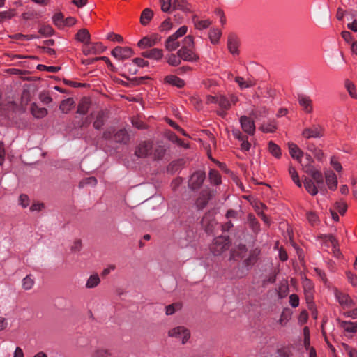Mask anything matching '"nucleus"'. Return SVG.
Instances as JSON below:
<instances>
[{
	"instance_id": "6ab92c4d",
	"label": "nucleus",
	"mask_w": 357,
	"mask_h": 357,
	"mask_svg": "<svg viewBox=\"0 0 357 357\" xmlns=\"http://www.w3.org/2000/svg\"><path fill=\"white\" fill-rule=\"evenodd\" d=\"M303 286L306 301L307 303H310L313 299V284L310 280L305 279L303 282Z\"/></svg>"
},
{
	"instance_id": "49530a36",
	"label": "nucleus",
	"mask_w": 357,
	"mask_h": 357,
	"mask_svg": "<svg viewBox=\"0 0 357 357\" xmlns=\"http://www.w3.org/2000/svg\"><path fill=\"white\" fill-rule=\"evenodd\" d=\"M329 241L333 248V252L334 255L337 258L340 257L342 255V253L340 252V250L337 248V241L333 236H329Z\"/></svg>"
},
{
	"instance_id": "4be33fe9",
	"label": "nucleus",
	"mask_w": 357,
	"mask_h": 357,
	"mask_svg": "<svg viewBox=\"0 0 357 357\" xmlns=\"http://www.w3.org/2000/svg\"><path fill=\"white\" fill-rule=\"evenodd\" d=\"M303 184L307 192L312 196L316 195L318 193V188L321 187L318 186L314 181L310 178H305L303 181Z\"/></svg>"
},
{
	"instance_id": "f8f14e48",
	"label": "nucleus",
	"mask_w": 357,
	"mask_h": 357,
	"mask_svg": "<svg viewBox=\"0 0 357 357\" xmlns=\"http://www.w3.org/2000/svg\"><path fill=\"white\" fill-rule=\"evenodd\" d=\"M326 183L331 190H335L337 188V178L336 174L331 170L324 172Z\"/></svg>"
},
{
	"instance_id": "f257e3e1",
	"label": "nucleus",
	"mask_w": 357,
	"mask_h": 357,
	"mask_svg": "<svg viewBox=\"0 0 357 357\" xmlns=\"http://www.w3.org/2000/svg\"><path fill=\"white\" fill-rule=\"evenodd\" d=\"M238 101V98L234 94H231L229 97L225 96H219L218 105L222 111L219 112V114L222 116L226 115L227 110H229L231 105H236Z\"/></svg>"
},
{
	"instance_id": "5fc2aeb1",
	"label": "nucleus",
	"mask_w": 357,
	"mask_h": 357,
	"mask_svg": "<svg viewBox=\"0 0 357 357\" xmlns=\"http://www.w3.org/2000/svg\"><path fill=\"white\" fill-rule=\"evenodd\" d=\"M38 69L40 70H46L50 73H56L60 70V67L58 66H47L45 65L40 64L38 66Z\"/></svg>"
},
{
	"instance_id": "4468645a",
	"label": "nucleus",
	"mask_w": 357,
	"mask_h": 357,
	"mask_svg": "<svg viewBox=\"0 0 357 357\" xmlns=\"http://www.w3.org/2000/svg\"><path fill=\"white\" fill-rule=\"evenodd\" d=\"M158 42V38L156 35H151L142 38L137 43L141 49H146L155 45Z\"/></svg>"
},
{
	"instance_id": "6e6552de",
	"label": "nucleus",
	"mask_w": 357,
	"mask_h": 357,
	"mask_svg": "<svg viewBox=\"0 0 357 357\" xmlns=\"http://www.w3.org/2000/svg\"><path fill=\"white\" fill-rule=\"evenodd\" d=\"M111 54L116 59L124 60L132 56L134 52L130 47L117 46L112 50Z\"/></svg>"
},
{
	"instance_id": "ddd939ff",
	"label": "nucleus",
	"mask_w": 357,
	"mask_h": 357,
	"mask_svg": "<svg viewBox=\"0 0 357 357\" xmlns=\"http://www.w3.org/2000/svg\"><path fill=\"white\" fill-rule=\"evenodd\" d=\"M205 178V175L202 172L194 173L189 180V186L192 189H197L201 186Z\"/></svg>"
},
{
	"instance_id": "ea45409f",
	"label": "nucleus",
	"mask_w": 357,
	"mask_h": 357,
	"mask_svg": "<svg viewBox=\"0 0 357 357\" xmlns=\"http://www.w3.org/2000/svg\"><path fill=\"white\" fill-rule=\"evenodd\" d=\"M34 285V279L31 275H26L22 280V287L25 290L31 289Z\"/></svg>"
},
{
	"instance_id": "dca6fc26",
	"label": "nucleus",
	"mask_w": 357,
	"mask_h": 357,
	"mask_svg": "<svg viewBox=\"0 0 357 357\" xmlns=\"http://www.w3.org/2000/svg\"><path fill=\"white\" fill-rule=\"evenodd\" d=\"M300 106L307 114L312 113L313 111L312 101L309 96L300 95L298 98Z\"/></svg>"
},
{
	"instance_id": "0e129e2a",
	"label": "nucleus",
	"mask_w": 357,
	"mask_h": 357,
	"mask_svg": "<svg viewBox=\"0 0 357 357\" xmlns=\"http://www.w3.org/2000/svg\"><path fill=\"white\" fill-rule=\"evenodd\" d=\"M107 38L112 41H116L119 43H122L123 40V37L121 35L116 34L114 33H110L107 36Z\"/></svg>"
},
{
	"instance_id": "338daca9",
	"label": "nucleus",
	"mask_w": 357,
	"mask_h": 357,
	"mask_svg": "<svg viewBox=\"0 0 357 357\" xmlns=\"http://www.w3.org/2000/svg\"><path fill=\"white\" fill-rule=\"evenodd\" d=\"M241 144V149L243 151H248L250 150L251 144L246 139H242Z\"/></svg>"
},
{
	"instance_id": "7c9ffc66",
	"label": "nucleus",
	"mask_w": 357,
	"mask_h": 357,
	"mask_svg": "<svg viewBox=\"0 0 357 357\" xmlns=\"http://www.w3.org/2000/svg\"><path fill=\"white\" fill-rule=\"evenodd\" d=\"M153 13L149 8L144 9L141 15L140 22L142 25H146L153 17Z\"/></svg>"
},
{
	"instance_id": "a878e982",
	"label": "nucleus",
	"mask_w": 357,
	"mask_h": 357,
	"mask_svg": "<svg viewBox=\"0 0 357 357\" xmlns=\"http://www.w3.org/2000/svg\"><path fill=\"white\" fill-rule=\"evenodd\" d=\"M75 38L77 40L85 44L90 40L91 35L87 29H82L75 35Z\"/></svg>"
},
{
	"instance_id": "09e8293b",
	"label": "nucleus",
	"mask_w": 357,
	"mask_h": 357,
	"mask_svg": "<svg viewBox=\"0 0 357 357\" xmlns=\"http://www.w3.org/2000/svg\"><path fill=\"white\" fill-rule=\"evenodd\" d=\"M335 208L340 215H344L347 210V205L344 202L339 201L335 204Z\"/></svg>"
},
{
	"instance_id": "8fccbe9b",
	"label": "nucleus",
	"mask_w": 357,
	"mask_h": 357,
	"mask_svg": "<svg viewBox=\"0 0 357 357\" xmlns=\"http://www.w3.org/2000/svg\"><path fill=\"white\" fill-rule=\"evenodd\" d=\"M330 164L332 167L337 172H342V166L336 157L333 156L331 158Z\"/></svg>"
},
{
	"instance_id": "c85d7f7f",
	"label": "nucleus",
	"mask_w": 357,
	"mask_h": 357,
	"mask_svg": "<svg viewBox=\"0 0 357 357\" xmlns=\"http://www.w3.org/2000/svg\"><path fill=\"white\" fill-rule=\"evenodd\" d=\"M96 119L93 121V127L96 129H100L104 124L105 113L102 111H98L93 114Z\"/></svg>"
},
{
	"instance_id": "864d4df0",
	"label": "nucleus",
	"mask_w": 357,
	"mask_h": 357,
	"mask_svg": "<svg viewBox=\"0 0 357 357\" xmlns=\"http://www.w3.org/2000/svg\"><path fill=\"white\" fill-rule=\"evenodd\" d=\"M173 27V23L171 22L169 18L165 20L161 24L160 29L161 31H167L172 29Z\"/></svg>"
},
{
	"instance_id": "f03ea898",
	"label": "nucleus",
	"mask_w": 357,
	"mask_h": 357,
	"mask_svg": "<svg viewBox=\"0 0 357 357\" xmlns=\"http://www.w3.org/2000/svg\"><path fill=\"white\" fill-rule=\"evenodd\" d=\"M106 50V47L100 42L91 43L90 40L83 44L82 51L86 56L96 55L102 53Z\"/></svg>"
},
{
	"instance_id": "e433bc0d",
	"label": "nucleus",
	"mask_w": 357,
	"mask_h": 357,
	"mask_svg": "<svg viewBox=\"0 0 357 357\" xmlns=\"http://www.w3.org/2000/svg\"><path fill=\"white\" fill-rule=\"evenodd\" d=\"M344 85H345V87H346L349 96L352 98L356 99L357 98V91L356 89V86L354 84V83L347 79L345 81Z\"/></svg>"
},
{
	"instance_id": "0eeeda50",
	"label": "nucleus",
	"mask_w": 357,
	"mask_h": 357,
	"mask_svg": "<svg viewBox=\"0 0 357 357\" xmlns=\"http://www.w3.org/2000/svg\"><path fill=\"white\" fill-rule=\"evenodd\" d=\"M324 135V128L320 125H312L311 127L305 128L302 135L305 139L320 138Z\"/></svg>"
},
{
	"instance_id": "f3484780",
	"label": "nucleus",
	"mask_w": 357,
	"mask_h": 357,
	"mask_svg": "<svg viewBox=\"0 0 357 357\" xmlns=\"http://www.w3.org/2000/svg\"><path fill=\"white\" fill-rule=\"evenodd\" d=\"M142 55L145 58L159 61L163 57L164 54L162 49L153 48L142 52Z\"/></svg>"
},
{
	"instance_id": "9d476101",
	"label": "nucleus",
	"mask_w": 357,
	"mask_h": 357,
	"mask_svg": "<svg viewBox=\"0 0 357 357\" xmlns=\"http://www.w3.org/2000/svg\"><path fill=\"white\" fill-rule=\"evenodd\" d=\"M335 296L339 304L344 308L351 307L355 305V303L347 294L343 293L337 289H335Z\"/></svg>"
},
{
	"instance_id": "bb28decb",
	"label": "nucleus",
	"mask_w": 357,
	"mask_h": 357,
	"mask_svg": "<svg viewBox=\"0 0 357 357\" xmlns=\"http://www.w3.org/2000/svg\"><path fill=\"white\" fill-rule=\"evenodd\" d=\"M180 45L178 39L172 35L169 36L165 41V47L168 51H174Z\"/></svg>"
},
{
	"instance_id": "e2e57ef3",
	"label": "nucleus",
	"mask_w": 357,
	"mask_h": 357,
	"mask_svg": "<svg viewBox=\"0 0 357 357\" xmlns=\"http://www.w3.org/2000/svg\"><path fill=\"white\" fill-rule=\"evenodd\" d=\"M20 204L24 207L26 208L29 204V199L26 195H21L19 197Z\"/></svg>"
},
{
	"instance_id": "5701e85b",
	"label": "nucleus",
	"mask_w": 357,
	"mask_h": 357,
	"mask_svg": "<svg viewBox=\"0 0 357 357\" xmlns=\"http://www.w3.org/2000/svg\"><path fill=\"white\" fill-rule=\"evenodd\" d=\"M195 28L198 30H203L208 28L211 24L209 19H199L197 16L192 17Z\"/></svg>"
},
{
	"instance_id": "58836bf2",
	"label": "nucleus",
	"mask_w": 357,
	"mask_h": 357,
	"mask_svg": "<svg viewBox=\"0 0 357 357\" xmlns=\"http://www.w3.org/2000/svg\"><path fill=\"white\" fill-rule=\"evenodd\" d=\"M16 15L15 9H9L3 12H0V23L4 20H10Z\"/></svg>"
},
{
	"instance_id": "412c9836",
	"label": "nucleus",
	"mask_w": 357,
	"mask_h": 357,
	"mask_svg": "<svg viewBox=\"0 0 357 357\" xmlns=\"http://www.w3.org/2000/svg\"><path fill=\"white\" fill-rule=\"evenodd\" d=\"M289 151L291 156L301 163V159L303 156V152L302 150L296 144L289 143Z\"/></svg>"
},
{
	"instance_id": "774afa93",
	"label": "nucleus",
	"mask_w": 357,
	"mask_h": 357,
	"mask_svg": "<svg viewBox=\"0 0 357 357\" xmlns=\"http://www.w3.org/2000/svg\"><path fill=\"white\" fill-rule=\"evenodd\" d=\"M93 356L94 357H107L109 356V352L106 349H101L97 350Z\"/></svg>"
},
{
	"instance_id": "c9c22d12",
	"label": "nucleus",
	"mask_w": 357,
	"mask_h": 357,
	"mask_svg": "<svg viewBox=\"0 0 357 357\" xmlns=\"http://www.w3.org/2000/svg\"><path fill=\"white\" fill-rule=\"evenodd\" d=\"M268 151L276 158H280L281 157L282 153L280 148L273 142H270L268 143Z\"/></svg>"
},
{
	"instance_id": "c03bdc74",
	"label": "nucleus",
	"mask_w": 357,
	"mask_h": 357,
	"mask_svg": "<svg viewBox=\"0 0 357 357\" xmlns=\"http://www.w3.org/2000/svg\"><path fill=\"white\" fill-rule=\"evenodd\" d=\"M148 61L144 60L142 58H135L134 59L131 63H128L125 65L126 67L132 66L136 65L139 67H144L148 66Z\"/></svg>"
},
{
	"instance_id": "3c124183",
	"label": "nucleus",
	"mask_w": 357,
	"mask_h": 357,
	"mask_svg": "<svg viewBox=\"0 0 357 357\" xmlns=\"http://www.w3.org/2000/svg\"><path fill=\"white\" fill-rule=\"evenodd\" d=\"M174 8L181 9L183 10H188V3L184 0H175L173 3Z\"/></svg>"
},
{
	"instance_id": "680f3d73",
	"label": "nucleus",
	"mask_w": 357,
	"mask_h": 357,
	"mask_svg": "<svg viewBox=\"0 0 357 357\" xmlns=\"http://www.w3.org/2000/svg\"><path fill=\"white\" fill-rule=\"evenodd\" d=\"M180 308H181L180 304L176 303V304L169 305L167 307H166V314L167 315H171V314H174L176 310H178Z\"/></svg>"
},
{
	"instance_id": "f704fd0d",
	"label": "nucleus",
	"mask_w": 357,
	"mask_h": 357,
	"mask_svg": "<svg viewBox=\"0 0 357 357\" xmlns=\"http://www.w3.org/2000/svg\"><path fill=\"white\" fill-rule=\"evenodd\" d=\"M306 218L312 226H317L319 224L320 220L317 214L313 211L306 213Z\"/></svg>"
},
{
	"instance_id": "2eb2a0df",
	"label": "nucleus",
	"mask_w": 357,
	"mask_h": 357,
	"mask_svg": "<svg viewBox=\"0 0 357 357\" xmlns=\"http://www.w3.org/2000/svg\"><path fill=\"white\" fill-rule=\"evenodd\" d=\"M152 148V144L150 142H142L139 144L135 150V155L139 158L147 156Z\"/></svg>"
},
{
	"instance_id": "37998d69",
	"label": "nucleus",
	"mask_w": 357,
	"mask_h": 357,
	"mask_svg": "<svg viewBox=\"0 0 357 357\" xmlns=\"http://www.w3.org/2000/svg\"><path fill=\"white\" fill-rule=\"evenodd\" d=\"M100 282V280L98 275H92L88 279L86 284V287L89 289L93 288V287H96L97 285H98Z\"/></svg>"
},
{
	"instance_id": "4d7b16f0",
	"label": "nucleus",
	"mask_w": 357,
	"mask_h": 357,
	"mask_svg": "<svg viewBox=\"0 0 357 357\" xmlns=\"http://www.w3.org/2000/svg\"><path fill=\"white\" fill-rule=\"evenodd\" d=\"M250 227L254 231H257L259 228V225L253 215L250 214L248 217Z\"/></svg>"
},
{
	"instance_id": "cd10ccee",
	"label": "nucleus",
	"mask_w": 357,
	"mask_h": 357,
	"mask_svg": "<svg viewBox=\"0 0 357 357\" xmlns=\"http://www.w3.org/2000/svg\"><path fill=\"white\" fill-rule=\"evenodd\" d=\"M75 102L73 98H67L64 100H63L59 106L60 110L63 113H68L74 107Z\"/></svg>"
},
{
	"instance_id": "a19ab883",
	"label": "nucleus",
	"mask_w": 357,
	"mask_h": 357,
	"mask_svg": "<svg viewBox=\"0 0 357 357\" xmlns=\"http://www.w3.org/2000/svg\"><path fill=\"white\" fill-rule=\"evenodd\" d=\"M209 178L211 183L218 185L221 183V176L217 170L211 169L209 172Z\"/></svg>"
},
{
	"instance_id": "20e7f679",
	"label": "nucleus",
	"mask_w": 357,
	"mask_h": 357,
	"mask_svg": "<svg viewBox=\"0 0 357 357\" xmlns=\"http://www.w3.org/2000/svg\"><path fill=\"white\" fill-rule=\"evenodd\" d=\"M114 131V129L112 128L107 129L104 132L103 137L106 139H113L116 142H126L128 139V135L125 130L121 129L115 134Z\"/></svg>"
},
{
	"instance_id": "393cba45",
	"label": "nucleus",
	"mask_w": 357,
	"mask_h": 357,
	"mask_svg": "<svg viewBox=\"0 0 357 357\" xmlns=\"http://www.w3.org/2000/svg\"><path fill=\"white\" fill-rule=\"evenodd\" d=\"M165 83L177 86L178 88H182L185 85V82L183 79L173 75L166 76L165 77Z\"/></svg>"
},
{
	"instance_id": "7ed1b4c3",
	"label": "nucleus",
	"mask_w": 357,
	"mask_h": 357,
	"mask_svg": "<svg viewBox=\"0 0 357 357\" xmlns=\"http://www.w3.org/2000/svg\"><path fill=\"white\" fill-rule=\"evenodd\" d=\"M229 243L227 237L220 236L214 239L211 247V252L215 255H219L229 248Z\"/></svg>"
},
{
	"instance_id": "423d86ee",
	"label": "nucleus",
	"mask_w": 357,
	"mask_h": 357,
	"mask_svg": "<svg viewBox=\"0 0 357 357\" xmlns=\"http://www.w3.org/2000/svg\"><path fill=\"white\" fill-rule=\"evenodd\" d=\"M169 336L181 340L182 344H185L190 337V333L188 329L184 326H178L169 331Z\"/></svg>"
},
{
	"instance_id": "aec40b11",
	"label": "nucleus",
	"mask_w": 357,
	"mask_h": 357,
	"mask_svg": "<svg viewBox=\"0 0 357 357\" xmlns=\"http://www.w3.org/2000/svg\"><path fill=\"white\" fill-rule=\"evenodd\" d=\"M234 81L238 84L240 89L243 90L248 88H251L256 84L255 80L248 78L245 79L243 77L237 76L234 78Z\"/></svg>"
},
{
	"instance_id": "1a4fd4ad",
	"label": "nucleus",
	"mask_w": 357,
	"mask_h": 357,
	"mask_svg": "<svg viewBox=\"0 0 357 357\" xmlns=\"http://www.w3.org/2000/svg\"><path fill=\"white\" fill-rule=\"evenodd\" d=\"M240 40L238 37L234 33H230L227 38V48L229 52L234 55L239 54Z\"/></svg>"
},
{
	"instance_id": "79ce46f5",
	"label": "nucleus",
	"mask_w": 357,
	"mask_h": 357,
	"mask_svg": "<svg viewBox=\"0 0 357 357\" xmlns=\"http://www.w3.org/2000/svg\"><path fill=\"white\" fill-rule=\"evenodd\" d=\"M289 173L291 177V179L295 183V184L301 188L302 186V183L299 179V176L296 170V169L293 167H289Z\"/></svg>"
},
{
	"instance_id": "de8ad7c7",
	"label": "nucleus",
	"mask_w": 357,
	"mask_h": 357,
	"mask_svg": "<svg viewBox=\"0 0 357 357\" xmlns=\"http://www.w3.org/2000/svg\"><path fill=\"white\" fill-rule=\"evenodd\" d=\"M182 47H186V48H194L195 46V42H194V37L191 35L186 36L184 39L183 40V46Z\"/></svg>"
},
{
	"instance_id": "2f4dec72",
	"label": "nucleus",
	"mask_w": 357,
	"mask_h": 357,
	"mask_svg": "<svg viewBox=\"0 0 357 357\" xmlns=\"http://www.w3.org/2000/svg\"><path fill=\"white\" fill-rule=\"evenodd\" d=\"M261 130L266 133H273L277 130V125L275 121H272L267 123H264L260 128Z\"/></svg>"
},
{
	"instance_id": "a211bd4d",
	"label": "nucleus",
	"mask_w": 357,
	"mask_h": 357,
	"mask_svg": "<svg viewBox=\"0 0 357 357\" xmlns=\"http://www.w3.org/2000/svg\"><path fill=\"white\" fill-rule=\"evenodd\" d=\"M340 327L345 332L349 333H357V322L350 321H338Z\"/></svg>"
},
{
	"instance_id": "9b49d317",
	"label": "nucleus",
	"mask_w": 357,
	"mask_h": 357,
	"mask_svg": "<svg viewBox=\"0 0 357 357\" xmlns=\"http://www.w3.org/2000/svg\"><path fill=\"white\" fill-rule=\"evenodd\" d=\"M240 123L243 130L248 135H253L255 131V125L254 121L246 116H242L240 118Z\"/></svg>"
},
{
	"instance_id": "c756f323",
	"label": "nucleus",
	"mask_w": 357,
	"mask_h": 357,
	"mask_svg": "<svg viewBox=\"0 0 357 357\" xmlns=\"http://www.w3.org/2000/svg\"><path fill=\"white\" fill-rule=\"evenodd\" d=\"M310 174L313 179L312 181H314L318 186L324 185L323 175L320 171L312 169Z\"/></svg>"
},
{
	"instance_id": "6e6d98bb",
	"label": "nucleus",
	"mask_w": 357,
	"mask_h": 357,
	"mask_svg": "<svg viewBox=\"0 0 357 357\" xmlns=\"http://www.w3.org/2000/svg\"><path fill=\"white\" fill-rule=\"evenodd\" d=\"M346 275L349 282L353 287H357V275L351 271H347Z\"/></svg>"
},
{
	"instance_id": "b1692460",
	"label": "nucleus",
	"mask_w": 357,
	"mask_h": 357,
	"mask_svg": "<svg viewBox=\"0 0 357 357\" xmlns=\"http://www.w3.org/2000/svg\"><path fill=\"white\" fill-rule=\"evenodd\" d=\"M221 36L222 31L218 28H212L208 32L209 40L213 45L219 43Z\"/></svg>"
},
{
	"instance_id": "052dcab7",
	"label": "nucleus",
	"mask_w": 357,
	"mask_h": 357,
	"mask_svg": "<svg viewBox=\"0 0 357 357\" xmlns=\"http://www.w3.org/2000/svg\"><path fill=\"white\" fill-rule=\"evenodd\" d=\"M289 303L293 307H296L299 305V297L297 294H293L290 295Z\"/></svg>"
},
{
	"instance_id": "473e14b6",
	"label": "nucleus",
	"mask_w": 357,
	"mask_h": 357,
	"mask_svg": "<svg viewBox=\"0 0 357 357\" xmlns=\"http://www.w3.org/2000/svg\"><path fill=\"white\" fill-rule=\"evenodd\" d=\"M31 113L36 118H43L47 114V111L44 107H39L36 105L31 106Z\"/></svg>"
},
{
	"instance_id": "a18cd8bd",
	"label": "nucleus",
	"mask_w": 357,
	"mask_h": 357,
	"mask_svg": "<svg viewBox=\"0 0 357 357\" xmlns=\"http://www.w3.org/2000/svg\"><path fill=\"white\" fill-rule=\"evenodd\" d=\"M64 20V15L61 13H56L53 17L54 23L60 28H63Z\"/></svg>"
},
{
	"instance_id": "13d9d810",
	"label": "nucleus",
	"mask_w": 357,
	"mask_h": 357,
	"mask_svg": "<svg viewBox=\"0 0 357 357\" xmlns=\"http://www.w3.org/2000/svg\"><path fill=\"white\" fill-rule=\"evenodd\" d=\"M188 31V26L184 25L181 26L174 33L172 36H174L176 39L184 36Z\"/></svg>"
},
{
	"instance_id": "72a5a7b5",
	"label": "nucleus",
	"mask_w": 357,
	"mask_h": 357,
	"mask_svg": "<svg viewBox=\"0 0 357 357\" xmlns=\"http://www.w3.org/2000/svg\"><path fill=\"white\" fill-rule=\"evenodd\" d=\"M89 108V100L84 98H83L78 105L77 112L80 114H86Z\"/></svg>"
},
{
	"instance_id": "603ef678",
	"label": "nucleus",
	"mask_w": 357,
	"mask_h": 357,
	"mask_svg": "<svg viewBox=\"0 0 357 357\" xmlns=\"http://www.w3.org/2000/svg\"><path fill=\"white\" fill-rule=\"evenodd\" d=\"M161 6V10L163 12H169L171 8L173 7L171 0H159Z\"/></svg>"
},
{
	"instance_id": "4c0bfd02",
	"label": "nucleus",
	"mask_w": 357,
	"mask_h": 357,
	"mask_svg": "<svg viewBox=\"0 0 357 357\" xmlns=\"http://www.w3.org/2000/svg\"><path fill=\"white\" fill-rule=\"evenodd\" d=\"M166 58L167 63L172 66H178L181 63V59H182L178 54H169Z\"/></svg>"
},
{
	"instance_id": "bf43d9fd",
	"label": "nucleus",
	"mask_w": 357,
	"mask_h": 357,
	"mask_svg": "<svg viewBox=\"0 0 357 357\" xmlns=\"http://www.w3.org/2000/svg\"><path fill=\"white\" fill-rule=\"evenodd\" d=\"M166 149L163 146H158L154 151V157L157 159H160L165 155Z\"/></svg>"
},
{
	"instance_id": "39448f33",
	"label": "nucleus",
	"mask_w": 357,
	"mask_h": 357,
	"mask_svg": "<svg viewBox=\"0 0 357 357\" xmlns=\"http://www.w3.org/2000/svg\"><path fill=\"white\" fill-rule=\"evenodd\" d=\"M177 54L183 61H185L197 62L199 60V56L196 52L195 47L186 48V47H181Z\"/></svg>"
},
{
	"instance_id": "69168bd1",
	"label": "nucleus",
	"mask_w": 357,
	"mask_h": 357,
	"mask_svg": "<svg viewBox=\"0 0 357 357\" xmlns=\"http://www.w3.org/2000/svg\"><path fill=\"white\" fill-rule=\"evenodd\" d=\"M344 316L353 319H357V307L345 312Z\"/></svg>"
}]
</instances>
